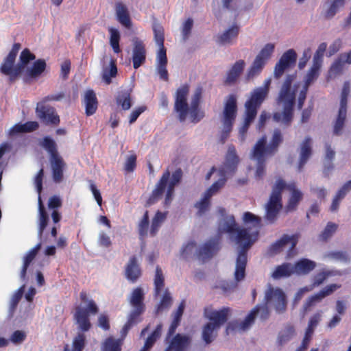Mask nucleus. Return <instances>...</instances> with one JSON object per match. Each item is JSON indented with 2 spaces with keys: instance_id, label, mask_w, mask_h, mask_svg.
I'll use <instances>...</instances> for the list:
<instances>
[{
  "instance_id": "f257e3e1",
  "label": "nucleus",
  "mask_w": 351,
  "mask_h": 351,
  "mask_svg": "<svg viewBox=\"0 0 351 351\" xmlns=\"http://www.w3.org/2000/svg\"><path fill=\"white\" fill-rule=\"evenodd\" d=\"M218 232L219 234L222 233L237 234L234 239L236 243L241 246V250L236 260L234 279L237 282H240L245 277L247 250L257 239L258 232L250 233L249 228H238L233 216L229 217L219 225Z\"/></svg>"
},
{
  "instance_id": "f03ea898",
  "label": "nucleus",
  "mask_w": 351,
  "mask_h": 351,
  "mask_svg": "<svg viewBox=\"0 0 351 351\" xmlns=\"http://www.w3.org/2000/svg\"><path fill=\"white\" fill-rule=\"evenodd\" d=\"M294 75H288L280 90L277 102L282 106V112H276L273 118L276 122L289 125L293 118V108L295 103V89L291 90Z\"/></svg>"
},
{
  "instance_id": "7ed1b4c3",
  "label": "nucleus",
  "mask_w": 351,
  "mask_h": 351,
  "mask_svg": "<svg viewBox=\"0 0 351 351\" xmlns=\"http://www.w3.org/2000/svg\"><path fill=\"white\" fill-rule=\"evenodd\" d=\"M190 91V86L185 83L177 88L174 95V111L178 114L180 122H184L189 114L193 123L199 122L204 117V112L199 110V106H189L187 98Z\"/></svg>"
},
{
  "instance_id": "20e7f679",
  "label": "nucleus",
  "mask_w": 351,
  "mask_h": 351,
  "mask_svg": "<svg viewBox=\"0 0 351 351\" xmlns=\"http://www.w3.org/2000/svg\"><path fill=\"white\" fill-rule=\"evenodd\" d=\"M269 85V82L267 81L264 86L255 88L251 93L250 98L245 103V118L243 125L239 130V133L243 138L247 133L250 125L256 117L258 109L268 95Z\"/></svg>"
},
{
  "instance_id": "39448f33",
  "label": "nucleus",
  "mask_w": 351,
  "mask_h": 351,
  "mask_svg": "<svg viewBox=\"0 0 351 351\" xmlns=\"http://www.w3.org/2000/svg\"><path fill=\"white\" fill-rule=\"evenodd\" d=\"M63 93L46 96L43 101L38 102L35 110L37 118L45 125L56 127L60 123V116L54 107L46 104L48 101H60L64 97Z\"/></svg>"
},
{
  "instance_id": "423d86ee",
  "label": "nucleus",
  "mask_w": 351,
  "mask_h": 351,
  "mask_svg": "<svg viewBox=\"0 0 351 351\" xmlns=\"http://www.w3.org/2000/svg\"><path fill=\"white\" fill-rule=\"evenodd\" d=\"M40 146L50 155L49 161L53 180L56 183L61 182L64 178V169L66 164L58 152L56 143L51 137L45 136L40 142Z\"/></svg>"
},
{
  "instance_id": "0eeeda50",
  "label": "nucleus",
  "mask_w": 351,
  "mask_h": 351,
  "mask_svg": "<svg viewBox=\"0 0 351 351\" xmlns=\"http://www.w3.org/2000/svg\"><path fill=\"white\" fill-rule=\"evenodd\" d=\"M237 97L234 95L230 94L225 100L221 114V123L223 125L220 135V141L221 143H224L229 137L237 118Z\"/></svg>"
},
{
  "instance_id": "6e6552de",
  "label": "nucleus",
  "mask_w": 351,
  "mask_h": 351,
  "mask_svg": "<svg viewBox=\"0 0 351 351\" xmlns=\"http://www.w3.org/2000/svg\"><path fill=\"white\" fill-rule=\"evenodd\" d=\"M287 186L286 182L281 178L276 180L272 188L269 200L265 205V219L273 223L277 219L278 215L282 208V192Z\"/></svg>"
},
{
  "instance_id": "1a4fd4ad",
  "label": "nucleus",
  "mask_w": 351,
  "mask_h": 351,
  "mask_svg": "<svg viewBox=\"0 0 351 351\" xmlns=\"http://www.w3.org/2000/svg\"><path fill=\"white\" fill-rule=\"evenodd\" d=\"M230 312V308L229 307H223L219 311H210L209 315H207L211 322L207 323L202 330V338L206 344L213 341L214 331L227 322Z\"/></svg>"
},
{
  "instance_id": "9d476101",
  "label": "nucleus",
  "mask_w": 351,
  "mask_h": 351,
  "mask_svg": "<svg viewBox=\"0 0 351 351\" xmlns=\"http://www.w3.org/2000/svg\"><path fill=\"white\" fill-rule=\"evenodd\" d=\"M350 92V84L348 81L343 83L341 93L340 105L337 114L332 122V132L334 135L340 136L343 133L348 112V99Z\"/></svg>"
},
{
  "instance_id": "9b49d317",
  "label": "nucleus",
  "mask_w": 351,
  "mask_h": 351,
  "mask_svg": "<svg viewBox=\"0 0 351 351\" xmlns=\"http://www.w3.org/2000/svg\"><path fill=\"white\" fill-rule=\"evenodd\" d=\"M99 308L94 300L88 301L86 308L77 306L74 313V319L78 326V328L83 332L88 331L91 328L90 322V314L95 315L98 313Z\"/></svg>"
},
{
  "instance_id": "f8f14e48",
  "label": "nucleus",
  "mask_w": 351,
  "mask_h": 351,
  "mask_svg": "<svg viewBox=\"0 0 351 351\" xmlns=\"http://www.w3.org/2000/svg\"><path fill=\"white\" fill-rule=\"evenodd\" d=\"M274 50V45L267 43L256 56L252 65L249 68L246 78L250 80L261 73L267 61L269 59Z\"/></svg>"
},
{
  "instance_id": "ddd939ff",
  "label": "nucleus",
  "mask_w": 351,
  "mask_h": 351,
  "mask_svg": "<svg viewBox=\"0 0 351 351\" xmlns=\"http://www.w3.org/2000/svg\"><path fill=\"white\" fill-rule=\"evenodd\" d=\"M265 301L266 304H272L276 313L280 314L287 308V299L284 291L278 288H274L269 285L265 293Z\"/></svg>"
},
{
  "instance_id": "4468645a",
  "label": "nucleus",
  "mask_w": 351,
  "mask_h": 351,
  "mask_svg": "<svg viewBox=\"0 0 351 351\" xmlns=\"http://www.w3.org/2000/svg\"><path fill=\"white\" fill-rule=\"evenodd\" d=\"M220 247L219 237L210 239L198 249L197 258L202 262L209 260L219 252Z\"/></svg>"
},
{
  "instance_id": "2eb2a0df",
  "label": "nucleus",
  "mask_w": 351,
  "mask_h": 351,
  "mask_svg": "<svg viewBox=\"0 0 351 351\" xmlns=\"http://www.w3.org/2000/svg\"><path fill=\"white\" fill-rule=\"evenodd\" d=\"M299 235L295 234L293 235L283 234L282 237L272 243L267 250V254L269 256H274L279 254L283 248L289 243H291V250H293L297 245Z\"/></svg>"
},
{
  "instance_id": "dca6fc26",
  "label": "nucleus",
  "mask_w": 351,
  "mask_h": 351,
  "mask_svg": "<svg viewBox=\"0 0 351 351\" xmlns=\"http://www.w3.org/2000/svg\"><path fill=\"white\" fill-rule=\"evenodd\" d=\"M15 60L16 58L8 55L0 66V72L9 77L10 83L14 82L21 73V66L18 64L14 65Z\"/></svg>"
},
{
  "instance_id": "f3484780",
  "label": "nucleus",
  "mask_w": 351,
  "mask_h": 351,
  "mask_svg": "<svg viewBox=\"0 0 351 351\" xmlns=\"http://www.w3.org/2000/svg\"><path fill=\"white\" fill-rule=\"evenodd\" d=\"M297 54L293 49L285 51L276 64L274 74L276 77H280L284 71L295 64Z\"/></svg>"
},
{
  "instance_id": "a211bd4d",
  "label": "nucleus",
  "mask_w": 351,
  "mask_h": 351,
  "mask_svg": "<svg viewBox=\"0 0 351 351\" xmlns=\"http://www.w3.org/2000/svg\"><path fill=\"white\" fill-rule=\"evenodd\" d=\"M340 287L341 285L337 284H330L327 285L318 293L308 298L303 306L304 311L305 312L309 311L311 308L316 303L321 302L323 298L330 295Z\"/></svg>"
},
{
  "instance_id": "6ab92c4d",
  "label": "nucleus",
  "mask_w": 351,
  "mask_h": 351,
  "mask_svg": "<svg viewBox=\"0 0 351 351\" xmlns=\"http://www.w3.org/2000/svg\"><path fill=\"white\" fill-rule=\"evenodd\" d=\"M258 311V307H254L250 313L247 315L245 319L239 323L237 321H232L228 324L226 328V335H229L230 332L236 330H245L254 323L256 315Z\"/></svg>"
},
{
  "instance_id": "aec40b11",
  "label": "nucleus",
  "mask_w": 351,
  "mask_h": 351,
  "mask_svg": "<svg viewBox=\"0 0 351 351\" xmlns=\"http://www.w3.org/2000/svg\"><path fill=\"white\" fill-rule=\"evenodd\" d=\"M239 162V158L234 146H229L225 161L219 170H223L226 176L228 174H232L236 171Z\"/></svg>"
},
{
  "instance_id": "412c9836",
  "label": "nucleus",
  "mask_w": 351,
  "mask_h": 351,
  "mask_svg": "<svg viewBox=\"0 0 351 351\" xmlns=\"http://www.w3.org/2000/svg\"><path fill=\"white\" fill-rule=\"evenodd\" d=\"M268 151V145H267V137L263 136L254 145L252 152V158L256 160L257 162H265L267 156H271Z\"/></svg>"
},
{
  "instance_id": "4be33fe9",
  "label": "nucleus",
  "mask_w": 351,
  "mask_h": 351,
  "mask_svg": "<svg viewBox=\"0 0 351 351\" xmlns=\"http://www.w3.org/2000/svg\"><path fill=\"white\" fill-rule=\"evenodd\" d=\"M132 63L135 69L143 64L146 60V49L143 42L138 38L134 40Z\"/></svg>"
},
{
  "instance_id": "5701e85b",
  "label": "nucleus",
  "mask_w": 351,
  "mask_h": 351,
  "mask_svg": "<svg viewBox=\"0 0 351 351\" xmlns=\"http://www.w3.org/2000/svg\"><path fill=\"white\" fill-rule=\"evenodd\" d=\"M142 271L140 265L138 263L137 258L132 256L125 268V278L132 282H135L141 276Z\"/></svg>"
},
{
  "instance_id": "b1692460",
  "label": "nucleus",
  "mask_w": 351,
  "mask_h": 351,
  "mask_svg": "<svg viewBox=\"0 0 351 351\" xmlns=\"http://www.w3.org/2000/svg\"><path fill=\"white\" fill-rule=\"evenodd\" d=\"M191 342L189 336L178 333L173 337L165 351H186Z\"/></svg>"
},
{
  "instance_id": "393cba45",
  "label": "nucleus",
  "mask_w": 351,
  "mask_h": 351,
  "mask_svg": "<svg viewBox=\"0 0 351 351\" xmlns=\"http://www.w3.org/2000/svg\"><path fill=\"white\" fill-rule=\"evenodd\" d=\"M245 66V62L243 60L236 61L227 72L226 77L223 81V84L226 86L234 84L241 74L243 73Z\"/></svg>"
},
{
  "instance_id": "a878e982",
  "label": "nucleus",
  "mask_w": 351,
  "mask_h": 351,
  "mask_svg": "<svg viewBox=\"0 0 351 351\" xmlns=\"http://www.w3.org/2000/svg\"><path fill=\"white\" fill-rule=\"evenodd\" d=\"M159 49L156 56L157 60V71L160 75V77L164 81H168L169 74L167 69V50L163 46H158Z\"/></svg>"
},
{
  "instance_id": "bb28decb",
  "label": "nucleus",
  "mask_w": 351,
  "mask_h": 351,
  "mask_svg": "<svg viewBox=\"0 0 351 351\" xmlns=\"http://www.w3.org/2000/svg\"><path fill=\"white\" fill-rule=\"evenodd\" d=\"M240 32L237 25H233L224 32L217 36L216 42L221 45H232L237 39Z\"/></svg>"
},
{
  "instance_id": "cd10ccee",
  "label": "nucleus",
  "mask_w": 351,
  "mask_h": 351,
  "mask_svg": "<svg viewBox=\"0 0 351 351\" xmlns=\"http://www.w3.org/2000/svg\"><path fill=\"white\" fill-rule=\"evenodd\" d=\"M115 13L117 21L124 27L130 28L132 21L127 6L121 1L115 3Z\"/></svg>"
},
{
  "instance_id": "c85d7f7f",
  "label": "nucleus",
  "mask_w": 351,
  "mask_h": 351,
  "mask_svg": "<svg viewBox=\"0 0 351 351\" xmlns=\"http://www.w3.org/2000/svg\"><path fill=\"white\" fill-rule=\"evenodd\" d=\"M291 192V197L289 199L288 203L285 206V211L287 213L295 210L302 198V193L300 191L295 189L294 184H287L286 188Z\"/></svg>"
},
{
  "instance_id": "c756f323",
  "label": "nucleus",
  "mask_w": 351,
  "mask_h": 351,
  "mask_svg": "<svg viewBox=\"0 0 351 351\" xmlns=\"http://www.w3.org/2000/svg\"><path fill=\"white\" fill-rule=\"evenodd\" d=\"M169 178L170 172L169 170H167L162 173L160 179L156 186L155 189L152 191L149 199L150 202H154L164 193Z\"/></svg>"
},
{
  "instance_id": "7c9ffc66",
  "label": "nucleus",
  "mask_w": 351,
  "mask_h": 351,
  "mask_svg": "<svg viewBox=\"0 0 351 351\" xmlns=\"http://www.w3.org/2000/svg\"><path fill=\"white\" fill-rule=\"evenodd\" d=\"M312 154L311 138L307 136L301 144L298 169L301 171Z\"/></svg>"
},
{
  "instance_id": "2f4dec72",
  "label": "nucleus",
  "mask_w": 351,
  "mask_h": 351,
  "mask_svg": "<svg viewBox=\"0 0 351 351\" xmlns=\"http://www.w3.org/2000/svg\"><path fill=\"white\" fill-rule=\"evenodd\" d=\"M316 267V263L308 258H302L297 261L293 267V273L298 275L308 274Z\"/></svg>"
},
{
  "instance_id": "473e14b6",
  "label": "nucleus",
  "mask_w": 351,
  "mask_h": 351,
  "mask_svg": "<svg viewBox=\"0 0 351 351\" xmlns=\"http://www.w3.org/2000/svg\"><path fill=\"white\" fill-rule=\"evenodd\" d=\"M85 113L87 116L94 114L97 109L98 101L95 92L88 90L84 95Z\"/></svg>"
},
{
  "instance_id": "72a5a7b5",
  "label": "nucleus",
  "mask_w": 351,
  "mask_h": 351,
  "mask_svg": "<svg viewBox=\"0 0 351 351\" xmlns=\"http://www.w3.org/2000/svg\"><path fill=\"white\" fill-rule=\"evenodd\" d=\"M38 234L39 237L43 236V232L47 226L49 222V216L46 211L45 207L42 201L41 197H38Z\"/></svg>"
},
{
  "instance_id": "f704fd0d",
  "label": "nucleus",
  "mask_w": 351,
  "mask_h": 351,
  "mask_svg": "<svg viewBox=\"0 0 351 351\" xmlns=\"http://www.w3.org/2000/svg\"><path fill=\"white\" fill-rule=\"evenodd\" d=\"M145 294L141 287L135 288L130 295V304L134 308L145 310Z\"/></svg>"
},
{
  "instance_id": "c9c22d12",
  "label": "nucleus",
  "mask_w": 351,
  "mask_h": 351,
  "mask_svg": "<svg viewBox=\"0 0 351 351\" xmlns=\"http://www.w3.org/2000/svg\"><path fill=\"white\" fill-rule=\"evenodd\" d=\"M39 128V123L37 121H27L25 123L15 124L10 130V135L13 136L19 133L32 132Z\"/></svg>"
},
{
  "instance_id": "e433bc0d",
  "label": "nucleus",
  "mask_w": 351,
  "mask_h": 351,
  "mask_svg": "<svg viewBox=\"0 0 351 351\" xmlns=\"http://www.w3.org/2000/svg\"><path fill=\"white\" fill-rule=\"evenodd\" d=\"M47 64L44 59H38L34 61L32 66L26 71L27 77L36 78L40 76L46 69Z\"/></svg>"
},
{
  "instance_id": "4c0bfd02",
  "label": "nucleus",
  "mask_w": 351,
  "mask_h": 351,
  "mask_svg": "<svg viewBox=\"0 0 351 351\" xmlns=\"http://www.w3.org/2000/svg\"><path fill=\"white\" fill-rule=\"evenodd\" d=\"M182 178V171L180 168H178L173 173L171 180L169 183L165 198L166 204H168L171 200L174 188L181 181Z\"/></svg>"
},
{
  "instance_id": "58836bf2",
  "label": "nucleus",
  "mask_w": 351,
  "mask_h": 351,
  "mask_svg": "<svg viewBox=\"0 0 351 351\" xmlns=\"http://www.w3.org/2000/svg\"><path fill=\"white\" fill-rule=\"evenodd\" d=\"M41 247V243H39L34 246L24 257L23 265L22 267V269L21 271V278L22 280H25L26 276V273L28 267L29 266L32 261L34 259L36 256L37 255L38 251Z\"/></svg>"
},
{
  "instance_id": "ea45409f",
  "label": "nucleus",
  "mask_w": 351,
  "mask_h": 351,
  "mask_svg": "<svg viewBox=\"0 0 351 351\" xmlns=\"http://www.w3.org/2000/svg\"><path fill=\"white\" fill-rule=\"evenodd\" d=\"M117 105L121 106L124 110H129L132 106L131 90H123L118 93L116 97Z\"/></svg>"
},
{
  "instance_id": "a19ab883",
  "label": "nucleus",
  "mask_w": 351,
  "mask_h": 351,
  "mask_svg": "<svg viewBox=\"0 0 351 351\" xmlns=\"http://www.w3.org/2000/svg\"><path fill=\"white\" fill-rule=\"evenodd\" d=\"M218 174L219 178L205 191V193H206L208 196L212 197L216 194L225 186L227 182V176L224 175V171L223 170H218Z\"/></svg>"
},
{
  "instance_id": "79ce46f5",
  "label": "nucleus",
  "mask_w": 351,
  "mask_h": 351,
  "mask_svg": "<svg viewBox=\"0 0 351 351\" xmlns=\"http://www.w3.org/2000/svg\"><path fill=\"white\" fill-rule=\"evenodd\" d=\"M218 174L219 178L205 191V193H206L208 196L212 197L216 194L225 186L227 182V176L224 175V171L223 170H218Z\"/></svg>"
},
{
  "instance_id": "37998d69",
  "label": "nucleus",
  "mask_w": 351,
  "mask_h": 351,
  "mask_svg": "<svg viewBox=\"0 0 351 351\" xmlns=\"http://www.w3.org/2000/svg\"><path fill=\"white\" fill-rule=\"evenodd\" d=\"M283 142V136L279 129H275L272 137L268 145V151L271 154H275L278 150L280 145Z\"/></svg>"
},
{
  "instance_id": "c03bdc74",
  "label": "nucleus",
  "mask_w": 351,
  "mask_h": 351,
  "mask_svg": "<svg viewBox=\"0 0 351 351\" xmlns=\"http://www.w3.org/2000/svg\"><path fill=\"white\" fill-rule=\"evenodd\" d=\"M123 340L114 339L112 337H107L102 346V351H121Z\"/></svg>"
},
{
  "instance_id": "a18cd8bd",
  "label": "nucleus",
  "mask_w": 351,
  "mask_h": 351,
  "mask_svg": "<svg viewBox=\"0 0 351 351\" xmlns=\"http://www.w3.org/2000/svg\"><path fill=\"white\" fill-rule=\"evenodd\" d=\"M161 330L162 326L159 324L146 339L145 344L140 351H149L153 347L157 339L160 338L161 335Z\"/></svg>"
},
{
  "instance_id": "49530a36",
  "label": "nucleus",
  "mask_w": 351,
  "mask_h": 351,
  "mask_svg": "<svg viewBox=\"0 0 351 351\" xmlns=\"http://www.w3.org/2000/svg\"><path fill=\"white\" fill-rule=\"evenodd\" d=\"M320 67L321 63L319 61H313V66L306 74L305 82L303 86L308 88L310 84L318 77Z\"/></svg>"
},
{
  "instance_id": "de8ad7c7",
  "label": "nucleus",
  "mask_w": 351,
  "mask_h": 351,
  "mask_svg": "<svg viewBox=\"0 0 351 351\" xmlns=\"http://www.w3.org/2000/svg\"><path fill=\"white\" fill-rule=\"evenodd\" d=\"M167 213H162L159 210L156 213L152 222L150 229L151 236L154 237L156 234L162 223L165 221Z\"/></svg>"
},
{
  "instance_id": "09e8293b",
  "label": "nucleus",
  "mask_w": 351,
  "mask_h": 351,
  "mask_svg": "<svg viewBox=\"0 0 351 351\" xmlns=\"http://www.w3.org/2000/svg\"><path fill=\"white\" fill-rule=\"evenodd\" d=\"M293 274V267H291L289 263H283L281 265H278L276 267V269L272 273L271 276L274 279H279L282 277H288Z\"/></svg>"
},
{
  "instance_id": "8fccbe9b",
  "label": "nucleus",
  "mask_w": 351,
  "mask_h": 351,
  "mask_svg": "<svg viewBox=\"0 0 351 351\" xmlns=\"http://www.w3.org/2000/svg\"><path fill=\"white\" fill-rule=\"evenodd\" d=\"M108 32L110 33V44L113 51L115 53H120L121 51L119 46V41L121 38L120 32L118 29L112 27L108 28Z\"/></svg>"
},
{
  "instance_id": "3c124183",
  "label": "nucleus",
  "mask_w": 351,
  "mask_h": 351,
  "mask_svg": "<svg viewBox=\"0 0 351 351\" xmlns=\"http://www.w3.org/2000/svg\"><path fill=\"white\" fill-rule=\"evenodd\" d=\"M154 282L155 295L158 296L160 294L165 286V278L162 271L159 266H157L156 268Z\"/></svg>"
},
{
  "instance_id": "603ef678",
  "label": "nucleus",
  "mask_w": 351,
  "mask_h": 351,
  "mask_svg": "<svg viewBox=\"0 0 351 351\" xmlns=\"http://www.w3.org/2000/svg\"><path fill=\"white\" fill-rule=\"evenodd\" d=\"M243 220L245 224L251 223L252 226L256 228L255 231H250V233H255L256 232H258V229L260 227L261 221L260 217L256 216L255 215L250 212H245L243 214Z\"/></svg>"
},
{
  "instance_id": "864d4df0",
  "label": "nucleus",
  "mask_w": 351,
  "mask_h": 351,
  "mask_svg": "<svg viewBox=\"0 0 351 351\" xmlns=\"http://www.w3.org/2000/svg\"><path fill=\"white\" fill-rule=\"evenodd\" d=\"M36 58V56L34 53H32L29 49L25 48L23 49L19 57V66L20 67L21 71H22L24 68L27 65V64L32 61L34 60Z\"/></svg>"
},
{
  "instance_id": "5fc2aeb1",
  "label": "nucleus",
  "mask_w": 351,
  "mask_h": 351,
  "mask_svg": "<svg viewBox=\"0 0 351 351\" xmlns=\"http://www.w3.org/2000/svg\"><path fill=\"white\" fill-rule=\"evenodd\" d=\"M117 73L116 61L111 59L110 62V69H105L103 73V80L107 84H110L112 82L111 78L114 77Z\"/></svg>"
},
{
  "instance_id": "6e6d98bb",
  "label": "nucleus",
  "mask_w": 351,
  "mask_h": 351,
  "mask_svg": "<svg viewBox=\"0 0 351 351\" xmlns=\"http://www.w3.org/2000/svg\"><path fill=\"white\" fill-rule=\"evenodd\" d=\"M154 40L158 46H163L165 42V33L163 27L157 23H154L152 26Z\"/></svg>"
},
{
  "instance_id": "4d7b16f0",
  "label": "nucleus",
  "mask_w": 351,
  "mask_h": 351,
  "mask_svg": "<svg viewBox=\"0 0 351 351\" xmlns=\"http://www.w3.org/2000/svg\"><path fill=\"white\" fill-rule=\"evenodd\" d=\"M145 310L134 308L129 314L127 323L132 327L137 324L142 322V315L144 313Z\"/></svg>"
},
{
  "instance_id": "13d9d810",
  "label": "nucleus",
  "mask_w": 351,
  "mask_h": 351,
  "mask_svg": "<svg viewBox=\"0 0 351 351\" xmlns=\"http://www.w3.org/2000/svg\"><path fill=\"white\" fill-rule=\"evenodd\" d=\"M295 334V328L293 326L289 325L280 332L278 336V342L282 345L289 341Z\"/></svg>"
},
{
  "instance_id": "bf43d9fd",
  "label": "nucleus",
  "mask_w": 351,
  "mask_h": 351,
  "mask_svg": "<svg viewBox=\"0 0 351 351\" xmlns=\"http://www.w3.org/2000/svg\"><path fill=\"white\" fill-rule=\"evenodd\" d=\"M171 302L172 298L169 291L166 290L160 300V303L158 304L156 307V313L158 314L163 311L164 310L168 308L171 306Z\"/></svg>"
},
{
  "instance_id": "052dcab7",
  "label": "nucleus",
  "mask_w": 351,
  "mask_h": 351,
  "mask_svg": "<svg viewBox=\"0 0 351 351\" xmlns=\"http://www.w3.org/2000/svg\"><path fill=\"white\" fill-rule=\"evenodd\" d=\"M212 197L208 196L206 193H204L203 197L200 199V201L197 202L195 206L198 209V215H202L206 211H207L210 206V199Z\"/></svg>"
},
{
  "instance_id": "680f3d73",
  "label": "nucleus",
  "mask_w": 351,
  "mask_h": 351,
  "mask_svg": "<svg viewBox=\"0 0 351 351\" xmlns=\"http://www.w3.org/2000/svg\"><path fill=\"white\" fill-rule=\"evenodd\" d=\"M86 344V335L83 332H78L73 340V351H83Z\"/></svg>"
},
{
  "instance_id": "e2e57ef3",
  "label": "nucleus",
  "mask_w": 351,
  "mask_h": 351,
  "mask_svg": "<svg viewBox=\"0 0 351 351\" xmlns=\"http://www.w3.org/2000/svg\"><path fill=\"white\" fill-rule=\"evenodd\" d=\"M337 225L332 222H328L319 235L322 241H327L335 232L337 229Z\"/></svg>"
},
{
  "instance_id": "0e129e2a",
  "label": "nucleus",
  "mask_w": 351,
  "mask_h": 351,
  "mask_svg": "<svg viewBox=\"0 0 351 351\" xmlns=\"http://www.w3.org/2000/svg\"><path fill=\"white\" fill-rule=\"evenodd\" d=\"M344 0H334L332 4L330 5V8L326 12L325 18H332L338 11L339 8L344 5Z\"/></svg>"
},
{
  "instance_id": "69168bd1",
  "label": "nucleus",
  "mask_w": 351,
  "mask_h": 351,
  "mask_svg": "<svg viewBox=\"0 0 351 351\" xmlns=\"http://www.w3.org/2000/svg\"><path fill=\"white\" fill-rule=\"evenodd\" d=\"M335 273L332 271L326 270L317 273L313 278V285L317 287L322 284L325 280L329 276H334Z\"/></svg>"
},
{
  "instance_id": "338daca9",
  "label": "nucleus",
  "mask_w": 351,
  "mask_h": 351,
  "mask_svg": "<svg viewBox=\"0 0 351 351\" xmlns=\"http://www.w3.org/2000/svg\"><path fill=\"white\" fill-rule=\"evenodd\" d=\"M326 256L330 259L340 261L344 263H348L350 258L348 254L343 251H333L328 252Z\"/></svg>"
},
{
  "instance_id": "774afa93",
  "label": "nucleus",
  "mask_w": 351,
  "mask_h": 351,
  "mask_svg": "<svg viewBox=\"0 0 351 351\" xmlns=\"http://www.w3.org/2000/svg\"><path fill=\"white\" fill-rule=\"evenodd\" d=\"M149 227V215L146 210L143 216L142 219L138 224V233L141 237H145L147 234Z\"/></svg>"
}]
</instances>
